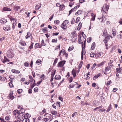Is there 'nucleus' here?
Segmentation results:
<instances>
[{
  "label": "nucleus",
  "instance_id": "51",
  "mask_svg": "<svg viewBox=\"0 0 122 122\" xmlns=\"http://www.w3.org/2000/svg\"><path fill=\"white\" fill-rule=\"evenodd\" d=\"M74 4V3L73 2H71L70 3V4L69 5V6L71 7H72V6Z\"/></svg>",
  "mask_w": 122,
  "mask_h": 122
},
{
  "label": "nucleus",
  "instance_id": "56",
  "mask_svg": "<svg viewBox=\"0 0 122 122\" xmlns=\"http://www.w3.org/2000/svg\"><path fill=\"white\" fill-rule=\"evenodd\" d=\"M8 97H9L10 99H11L12 100L14 98V97L13 96H8Z\"/></svg>",
  "mask_w": 122,
  "mask_h": 122
},
{
  "label": "nucleus",
  "instance_id": "19",
  "mask_svg": "<svg viewBox=\"0 0 122 122\" xmlns=\"http://www.w3.org/2000/svg\"><path fill=\"white\" fill-rule=\"evenodd\" d=\"M51 113L53 115H56L57 114V111H51Z\"/></svg>",
  "mask_w": 122,
  "mask_h": 122
},
{
  "label": "nucleus",
  "instance_id": "41",
  "mask_svg": "<svg viewBox=\"0 0 122 122\" xmlns=\"http://www.w3.org/2000/svg\"><path fill=\"white\" fill-rule=\"evenodd\" d=\"M53 43H57V39H52L51 41Z\"/></svg>",
  "mask_w": 122,
  "mask_h": 122
},
{
  "label": "nucleus",
  "instance_id": "40",
  "mask_svg": "<svg viewBox=\"0 0 122 122\" xmlns=\"http://www.w3.org/2000/svg\"><path fill=\"white\" fill-rule=\"evenodd\" d=\"M74 10V9L73 8H72L69 11V14L68 15V16H69L70 15L71 13Z\"/></svg>",
  "mask_w": 122,
  "mask_h": 122
},
{
  "label": "nucleus",
  "instance_id": "52",
  "mask_svg": "<svg viewBox=\"0 0 122 122\" xmlns=\"http://www.w3.org/2000/svg\"><path fill=\"white\" fill-rule=\"evenodd\" d=\"M35 80H34V83L33 84V85H32L31 86V88H32L35 85Z\"/></svg>",
  "mask_w": 122,
  "mask_h": 122
},
{
  "label": "nucleus",
  "instance_id": "12",
  "mask_svg": "<svg viewBox=\"0 0 122 122\" xmlns=\"http://www.w3.org/2000/svg\"><path fill=\"white\" fill-rule=\"evenodd\" d=\"M76 70L73 69L71 73L74 76H76Z\"/></svg>",
  "mask_w": 122,
  "mask_h": 122
},
{
  "label": "nucleus",
  "instance_id": "44",
  "mask_svg": "<svg viewBox=\"0 0 122 122\" xmlns=\"http://www.w3.org/2000/svg\"><path fill=\"white\" fill-rule=\"evenodd\" d=\"M4 59L5 61L6 62H9L10 61V60L7 59L5 56H4Z\"/></svg>",
  "mask_w": 122,
  "mask_h": 122
},
{
  "label": "nucleus",
  "instance_id": "60",
  "mask_svg": "<svg viewBox=\"0 0 122 122\" xmlns=\"http://www.w3.org/2000/svg\"><path fill=\"white\" fill-rule=\"evenodd\" d=\"M5 119L6 121H8L10 119V118L6 116L5 118Z\"/></svg>",
  "mask_w": 122,
  "mask_h": 122
},
{
  "label": "nucleus",
  "instance_id": "15",
  "mask_svg": "<svg viewBox=\"0 0 122 122\" xmlns=\"http://www.w3.org/2000/svg\"><path fill=\"white\" fill-rule=\"evenodd\" d=\"M20 8V6H15L14 7V9L16 11H17Z\"/></svg>",
  "mask_w": 122,
  "mask_h": 122
},
{
  "label": "nucleus",
  "instance_id": "43",
  "mask_svg": "<svg viewBox=\"0 0 122 122\" xmlns=\"http://www.w3.org/2000/svg\"><path fill=\"white\" fill-rule=\"evenodd\" d=\"M82 10H79L77 12V14L78 15L82 13Z\"/></svg>",
  "mask_w": 122,
  "mask_h": 122
},
{
  "label": "nucleus",
  "instance_id": "35",
  "mask_svg": "<svg viewBox=\"0 0 122 122\" xmlns=\"http://www.w3.org/2000/svg\"><path fill=\"white\" fill-rule=\"evenodd\" d=\"M75 86L74 85L70 84L68 88H73Z\"/></svg>",
  "mask_w": 122,
  "mask_h": 122
},
{
  "label": "nucleus",
  "instance_id": "1",
  "mask_svg": "<svg viewBox=\"0 0 122 122\" xmlns=\"http://www.w3.org/2000/svg\"><path fill=\"white\" fill-rule=\"evenodd\" d=\"M23 110L21 111L20 110L18 111V110H15L13 112V114L15 116V117H18L20 116V117H21L22 112Z\"/></svg>",
  "mask_w": 122,
  "mask_h": 122
},
{
  "label": "nucleus",
  "instance_id": "26",
  "mask_svg": "<svg viewBox=\"0 0 122 122\" xmlns=\"http://www.w3.org/2000/svg\"><path fill=\"white\" fill-rule=\"evenodd\" d=\"M111 109H112V108H111V105L110 104V105L108 107L107 109V110L106 111V112H108L109 111H110V110Z\"/></svg>",
  "mask_w": 122,
  "mask_h": 122
},
{
  "label": "nucleus",
  "instance_id": "10",
  "mask_svg": "<svg viewBox=\"0 0 122 122\" xmlns=\"http://www.w3.org/2000/svg\"><path fill=\"white\" fill-rule=\"evenodd\" d=\"M102 54V53L101 52H100L99 53H96L95 55V56L96 57H99L101 56Z\"/></svg>",
  "mask_w": 122,
  "mask_h": 122
},
{
  "label": "nucleus",
  "instance_id": "49",
  "mask_svg": "<svg viewBox=\"0 0 122 122\" xmlns=\"http://www.w3.org/2000/svg\"><path fill=\"white\" fill-rule=\"evenodd\" d=\"M81 35L82 36V37H83V38L85 39V37H86V35L84 34V32H82V34Z\"/></svg>",
  "mask_w": 122,
  "mask_h": 122
},
{
  "label": "nucleus",
  "instance_id": "29",
  "mask_svg": "<svg viewBox=\"0 0 122 122\" xmlns=\"http://www.w3.org/2000/svg\"><path fill=\"white\" fill-rule=\"evenodd\" d=\"M56 71L55 70H53L52 71V73H51V75L52 76H54L55 74V73Z\"/></svg>",
  "mask_w": 122,
  "mask_h": 122
},
{
  "label": "nucleus",
  "instance_id": "36",
  "mask_svg": "<svg viewBox=\"0 0 122 122\" xmlns=\"http://www.w3.org/2000/svg\"><path fill=\"white\" fill-rule=\"evenodd\" d=\"M33 80V79L32 78V77H29V81L30 82H32Z\"/></svg>",
  "mask_w": 122,
  "mask_h": 122
},
{
  "label": "nucleus",
  "instance_id": "28",
  "mask_svg": "<svg viewBox=\"0 0 122 122\" xmlns=\"http://www.w3.org/2000/svg\"><path fill=\"white\" fill-rule=\"evenodd\" d=\"M22 92V90L21 89H18L17 91V92L19 94L21 93Z\"/></svg>",
  "mask_w": 122,
  "mask_h": 122
},
{
  "label": "nucleus",
  "instance_id": "38",
  "mask_svg": "<svg viewBox=\"0 0 122 122\" xmlns=\"http://www.w3.org/2000/svg\"><path fill=\"white\" fill-rule=\"evenodd\" d=\"M80 19V17H78L77 18L76 20L75 21V23H77L79 21Z\"/></svg>",
  "mask_w": 122,
  "mask_h": 122
},
{
  "label": "nucleus",
  "instance_id": "64",
  "mask_svg": "<svg viewBox=\"0 0 122 122\" xmlns=\"http://www.w3.org/2000/svg\"><path fill=\"white\" fill-rule=\"evenodd\" d=\"M16 23H15L13 22V25H13V26H12V28L13 29H14L15 28V25Z\"/></svg>",
  "mask_w": 122,
  "mask_h": 122
},
{
  "label": "nucleus",
  "instance_id": "22",
  "mask_svg": "<svg viewBox=\"0 0 122 122\" xmlns=\"http://www.w3.org/2000/svg\"><path fill=\"white\" fill-rule=\"evenodd\" d=\"M112 33L114 36H115L116 35V32L114 29H113L112 30Z\"/></svg>",
  "mask_w": 122,
  "mask_h": 122
},
{
  "label": "nucleus",
  "instance_id": "57",
  "mask_svg": "<svg viewBox=\"0 0 122 122\" xmlns=\"http://www.w3.org/2000/svg\"><path fill=\"white\" fill-rule=\"evenodd\" d=\"M21 106H21L20 105H19L18 106V108L20 110H22V109H23V107Z\"/></svg>",
  "mask_w": 122,
  "mask_h": 122
},
{
  "label": "nucleus",
  "instance_id": "48",
  "mask_svg": "<svg viewBox=\"0 0 122 122\" xmlns=\"http://www.w3.org/2000/svg\"><path fill=\"white\" fill-rule=\"evenodd\" d=\"M47 28V27H45L44 28H43L41 29L42 30L43 32H45L46 30V29Z\"/></svg>",
  "mask_w": 122,
  "mask_h": 122
},
{
  "label": "nucleus",
  "instance_id": "18",
  "mask_svg": "<svg viewBox=\"0 0 122 122\" xmlns=\"http://www.w3.org/2000/svg\"><path fill=\"white\" fill-rule=\"evenodd\" d=\"M6 78L5 77H0V80L2 81H4Z\"/></svg>",
  "mask_w": 122,
  "mask_h": 122
},
{
  "label": "nucleus",
  "instance_id": "20",
  "mask_svg": "<svg viewBox=\"0 0 122 122\" xmlns=\"http://www.w3.org/2000/svg\"><path fill=\"white\" fill-rule=\"evenodd\" d=\"M30 34L29 32H28L27 33V34L26 35L25 37L26 39H27L28 38L30 37Z\"/></svg>",
  "mask_w": 122,
  "mask_h": 122
},
{
  "label": "nucleus",
  "instance_id": "58",
  "mask_svg": "<svg viewBox=\"0 0 122 122\" xmlns=\"http://www.w3.org/2000/svg\"><path fill=\"white\" fill-rule=\"evenodd\" d=\"M24 65L25 66L28 67L29 66V64L27 62H25V63Z\"/></svg>",
  "mask_w": 122,
  "mask_h": 122
},
{
  "label": "nucleus",
  "instance_id": "13",
  "mask_svg": "<svg viewBox=\"0 0 122 122\" xmlns=\"http://www.w3.org/2000/svg\"><path fill=\"white\" fill-rule=\"evenodd\" d=\"M95 42H93L91 46V50H93L95 48Z\"/></svg>",
  "mask_w": 122,
  "mask_h": 122
},
{
  "label": "nucleus",
  "instance_id": "61",
  "mask_svg": "<svg viewBox=\"0 0 122 122\" xmlns=\"http://www.w3.org/2000/svg\"><path fill=\"white\" fill-rule=\"evenodd\" d=\"M61 51H62V54L63 55L66 53L64 49L62 50Z\"/></svg>",
  "mask_w": 122,
  "mask_h": 122
},
{
  "label": "nucleus",
  "instance_id": "55",
  "mask_svg": "<svg viewBox=\"0 0 122 122\" xmlns=\"http://www.w3.org/2000/svg\"><path fill=\"white\" fill-rule=\"evenodd\" d=\"M54 16V15L53 14L50 17L49 19L50 20V21H51V20L52 19L53 16Z\"/></svg>",
  "mask_w": 122,
  "mask_h": 122
},
{
  "label": "nucleus",
  "instance_id": "37",
  "mask_svg": "<svg viewBox=\"0 0 122 122\" xmlns=\"http://www.w3.org/2000/svg\"><path fill=\"white\" fill-rule=\"evenodd\" d=\"M117 37L119 39H122V35H117Z\"/></svg>",
  "mask_w": 122,
  "mask_h": 122
},
{
  "label": "nucleus",
  "instance_id": "50",
  "mask_svg": "<svg viewBox=\"0 0 122 122\" xmlns=\"http://www.w3.org/2000/svg\"><path fill=\"white\" fill-rule=\"evenodd\" d=\"M73 49V47L72 48L70 46L68 49V51H71Z\"/></svg>",
  "mask_w": 122,
  "mask_h": 122
},
{
  "label": "nucleus",
  "instance_id": "54",
  "mask_svg": "<svg viewBox=\"0 0 122 122\" xmlns=\"http://www.w3.org/2000/svg\"><path fill=\"white\" fill-rule=\"evenodd\" d=\"M39 44L38 43H36L35 45V47H37V48H40V47L39 46Z\"/></svg>",
  "mask_w": 122,
  "mask_h": 122
},
{
  "label": "nucleus",
  "instance_id": "46",
  "mask_svg": "<svg viewBox=\"0 0 122 122\" xmlns=\"http://www.w3.org/2000/svg\"><path fill=\"white\" fill-rule=\"evenodd\" d=\"M4 29L6 31L10 30V25H9V27L8 29H7L6 27H4Z\"/></svg>",
  "mask_w": 122,
  "mask_h": 122
},
{
  "label": "nucleus",
  "instance_id": "47",
  "mask_svg": "<svg viewBox=\"0 0 122 122\" xmlns=\"http://www.w3.org/2000/svg\"><path fill=\"white\" fill-rule=\"evenodd\" d=\"M94 53H91L90 54V57H93L94 56Z\"/></svg>",
  "mask_w": 122,
  "mask_h": 122
},
{
  "label": "nucleus",
  "instance_id": "8",
  "mask_svg": "<svg viewBox=\"0 0 122 122\" xmlns=\"http://www.w3.org/2000/svg\"><path fill=\"white\" fill-rule=\"evenodd\" d=\"M41 4L40 3L39 5H37L35 6V9L36 10H38L41 7Z\"/></svg>",
  "mask_w": 122,
  "mask_h": 122
},
{
  "label": "nucleus",
  "instance_id": "34",
  "mask_svg": "<svg viewBox=\"0 0 122 122\" xmlns=\"http://www.w3.org/2000/svg\"><path fill=\"white\" fill-rule=\"evenodd\" d=\"M110 69V67H106L105 69V70L106 71H108Z\"/></svg>",
  "mask_w": 122,
  "mask_h": 122
},
{
  "label": "nucleus",
  "instance_id": "24",
  "mask_svg": "<svg viewBox=\"0 0 122 122\" xmlns=\"http://www.w3.org/2000/svg\"><path fill=\"white\" fill-rule=\"evenodd\" d=\"M92 40V38L91 37H89V38L87 39V41L88 43H90Z\"/></svg>",
  "mask_w": 122,
  "mask_h": 122
},
{
  "label": "nucleus",
  "instance_id": "14",
  "mask_svg": "<svg viewBox=\"0 0 122 122\" xmlns=\"http://www.w3.org/2000/svg\"><path fill=\"white\" fill-rule=\"evenodd\" d=\"M10 19L11 21H13V22L15 23H17V22H16V19L15 18H13L12 17H11V18H10Z\"/></svg>",
  "mask_w": 122,
  "mask_h": 122
},
{
  "label": "nucleus",
  "instance_id": "62",
  "mask_svg": "<svg viewBox=\"0 0 122 122\" xmlns=\"http://www.w3.org/2000/svg\"><path fill=\"white\" fill-rule=\"evenodd\" d=\"M59 33H57V32H56L55 33H53V36H57V35H58V34H59Z\"/></svg>",
  "mask_w": 122,
  "mask_h": 122
},
{
  "label": "nucleus",
  "instance_id": "30",
  "mask_svg": "<svg viewBox=\"0 0 122 122\" xmlns=\"http://www.w3.org/2000/svg\"><path fill=\"white\" fill-rule=\"evenodd\" d=\"M41 46H45L46 45V44L44 43V41L43 40H42L41 42Z\"/></svg>",
  "mask_w": 122,
  "mask_h": 122
},
{
  "label": "nucleus",
  "instance_id": "27",
  "mask_svg": "<svg viewBox=\"0 0 122 122\" xmlns=\"http://www.w3.org/2000/svg\"><path fill=\"white\" fill-rule=\"evenodd\" d=\"M41 61L40 59L38 60L36 62V63L38 65H40L41 64Z\"/></svg>",
  "mask_w": 122,
  "mask_h": 122
},
{
  "label": "nucleus",
  "instance_id": "5",
  "mask_svg": "<svg viewBox=\"0 0 122 122\" xmlns=\"http://www.w3.org/2000/svg\"><path fill=\"white\" fill-rule=\"evenodd\" d=\"M103 7L104 8H105L104 9V10L102 8V9L101 10V11H104L106 13V12L105 11H107L108 10L109 8L107 7V6L106 5H104L103 6Z\"/></svg>",
  "mask_w": 122,
  "mask_h": 122
},
{
  "label": "nucleus",
  "instance_id": "9",
  "mask_svg": "<svg viewBox=\"0 0 122 122\" xmlns=\"http://www.w3.org/2000/svg\"><path fill=\"white\" fill-rule=\"evenodd\" d=\"M61 6H60L59 7V10L60 11H62L64 10L65 9V6L63 4H62L61 5Z\"/></svg>",
  "mask_w": 122,
  "mask_h": 122
},
{
  "label": "nucleus",
  "instance_id": "32",
  "mask_svg": "<svg viewBox=\"0 0 122 122\" xmlns=\"http://www.w3.org/2000/svg\"><path fill=\"white\" fill-rule=\"evenodd\" d=\"M112 83V81L111 80H110L109 81L107 82V83L106 84V86H108L110 85V84Z\"/></svg>",
  "mask_w": 122,
  "mask_h": 122
},
{
  "label": "nucleus",
  "instance_id": "16",
  "mask_svg": "<svg viewBox=\"0 0 122 122\" xmlns=\"http://www.w3.org/2000/svg\"><path fill=\"white\" fill-rule=\"evenodd\" d=\"M19 43L22 46H25L26 45V43L24 41H20Z\"/></svg>",
  "mask_w": 122,
  "mask_h": 122
},
{
  "label": "nucleus",
  "instance_id": "11",
  "mask_svg": "<svg viewBox=\"0 0 122 122\" xmlns=\"http://www.w3.org/2000/svg\"><path fill=\"white\" fill-rule=\"evenodd\" d=\"M3 10L4 11H10L11 10L10 8L6 7L3 8Z\"/></svg>",
  "mask_w": 122,
  "mask_h": 122
},
{
  "label": "nucleus",
  "instance_id": "39",
  "mask_svg": "<svg viewBox=\"0 0 122 122\" xmlns=\"http://www.w3.org/2000/svg\"><path fill=\"white\" fill-rule=\"evenodd\" d=\"M68 80L70 83H71L73 80V78L72 77H71L68 79Z\"/></svg>",
  "mask_w": 122,
  "mask_h": 122
},
{
  "label": "nucleus",
  "instance_id": "63",
  "mask_svg": "<svg viewBox=\"0 0 122 122\" xmlns=\"http://www.w3.org/2000/svg\"><path fill=\"white\" fill-rule=\"evenodd\" d=\"M25 122H30V120H29V119L27 118H26L25 119Z\"/></svg>",
  "mask_w": 122,
  "mask_h": 122
},
{
  "label": "nucleus",
  "instance_id": "2",
  "mask_svg": "<svg viewBox=\"0 0 122 122\" xmlns=\"http://www.w3.org/2000/svg\"><path fill=\"white\" fill-rule=\"evenodd\" d=\"M24 110L22 112V114H21V117H20V116H19V118H20L21 119V121H22V122H23V121L26 118H26L25 117V115H24Z\"/></svg>",
  "mask_w": 122,
  "mask_h": 122
},
{
  "label": "nucleus",
  "instance_id": "33",
  "mask_svg": "<svg viewBox=\"0 0 122 122\" xmlns=\"http://www.w3.org/2000/svg\"><path fill=\"white\" fill-rule=\"evenodd\" d=\"M33 44H34V43H33L32 42L31 43V45L29 46V48L30 49H31L33 48Z\"/></svg>",
  "mask_w": 122,
  "mask_h": 122
},
{
  "label": "nucleus",
  "instance_id": "23",
  "mask_svg": "<svg viewBox=\"0 0 122 122\" xmlns=\"http://www.w3.org/2000/svg\"><path fill=\"white\" fill-rule=\"evenodd\" d=\"M49 120V119L48 118H45L43 119L42 120L43 122H46Z\"/></svg>",
  "mask_w": 122,
  "mask_h": 122
},
{
  "label": "nucleus",
  "instance_id": "6",
  "mask_svg": "<svg viewBox=\"0 0 122 122\" xmlns=\"http://www.w3.org/2000/svg\"><path fill=\"white\" fill-rule=\"evenodd\" d=\"M61 27L63 30L66 29L67 28L66 25L63 23L61 25Z\"/></svg>",
  "mask_w": 122,
  "mask_h": 122
},
{
  "label": "nucleus",
  "instance_id": "4",
  "mask_svg": "<svg viewBox=\"0 0 122 122\" xmlns=\"http://www.w3.org/2000/svg\"><path fill=\"white\" fill-rule=\"evenodd\" d=\"M82 51L81 52V59L82 60H83V55L84 54H85L86 52L85 51V49H84V48L83 46V45L82 46Z\"/></svg>",
  "mask_w": 122,
  "mask_h": 122
},
{
  "label": "nucleus",
  "instance_id": "59",
  "mask_svg": "<svg viewBox=\"0 0 122 122\" xmlns=\"http://www.w3.org/2000/svg\"><path fill=\"white\" fill-rule=\"evenodd\" d=\"M61 77H55V79L56 80H60L61 78Z\"/></svg>",
  "mask_w": 122,
  "mask_h": 122
},
{
  "label": "nucleus",
  "instance_id": "7",
  "mask_svg": "<svg viewBox=\"0 0 122 122\" xmlns=\"http://www.w3.org/2000/svg\"><path fill=\"white\" fill-rule=\"evenodd\" d=\"M9 77L10 79H11H11L10 80L11 82L9 83V85L10 87H12L13 86V85L12 83V81L13 79L14 78H12L11 77Z\"/></svg>",
  "mask_w": 122,
  "mask_h": 122
},
{
  "label": "nucleus",
  "instance_id": "25",
  "mask_svg": "<svg viewBox=\"0 0 122 122\" xmlns=\"http://www.w3.org/2000/svg\"><path fill=\"white\" fill-rule=\"evenodd\" d=\"M104 62H102L101 63L97 64V66L98 67H100V66H101L104 64Z\"/></svg>",
  "mask_w": 122,
  "mask_h": 122
},
{
  "label": "nucleus",
  "instance_id": "45",
  "mask_svg": "<svg viewBox=\"0 0 122 122\" xmlns=\"http://www.w3.org/2000/svg\"><path fill=\"white\" fill-rule=\"evenodd\" d=\"M75 22V19L74 18H72L71 20V24H73Z\"/></svg>",
  "mask_w": 122,
  "mask_h": 122
},
{
  "label": "nucleus",
  "instance_id": "53",
  "mask_svg": "<svg viewBox=\"0 0 122 122\" xmlns=\"http://www.w3.org/2000/svg\"><path fill=\"white\" fill-rule=\"evenodd\" d=\"M38 88L37 87H36L34 89V91L35 92H37L38 91Z\"/></svg>",
  "mask_w": 122,
  "mask_h": 122
},
{
  "label": "nucleus",
  "instance_id": "17",
  "mask_svg": "<svg viewBox=\"0 0 122 122\" xmlns=\"http://www.w3.org/2000/svg\"><path fill=\"white\" fill-rule=\"evenodd\" d=\"M81 36H80L79 37V39H78V42H79V44H82V45H83V42H81L80 43V42L81 41Z\"/></svg>",
  "mask_w": 122,
  "mask_h": 122
},
{
  "label": "nucleus",
  "instance_id": "21",
  "mask_svg": "<svg viewBox=\"0 0 122 122\" xmlns=\"http://www.w3.org/2000/svg\"><path fill=\"white\" fill-rule=\"evenodd\" d=\"M58 58H56L54 60V63H53V65L55 66V65L56 64L57 62V60H58Z\"/></svg>",
  "mask_w": 122,
  "mask_h": 122
},
{
  "label": "nucleus",
  "instance_id": "31",
  "mask_svg": "<svg viewBox=\"0 0 122 122\" xmlns=\"http://www.w3.org/2000/svg\"><path fill=\"white\" fill-rule=\"evenodd\" d=\"M69 22V21L68 20H66L63 22V23L66 25Z\"/></svg>",
  "mask_w": 122,
  "mask_h": 122
},
{
  "label": "nucleus",
  "instance_id": "3",
  "mask_svg": "<svg viewBox=\"0 0 122 122\" xmlns=\"http://www.w3.org/2000/svg\"><path fill=\"white\" fill-rule=\"evenodd\" d=\"M66 61L64 60L63 61H61L59 62L57 65L58 67H61L63 66L65 64Z\"/></svg>",
  "mask_w": 122,
  "mask_h": 122
},
{
  "label": "nucleus",
  "instance_id": "42",
  "mask_svg": "<svg viewBox=\"0 0 122 122\" xmlns=\"http://www.w3.org/2000/svg\"><path fill=\"white\" fill-rule=\"evenodd\" d=\"M96 65V63H94L93 64V65L92 66V67L91 69V70H93V68H94L95 67V66Z\"/></svg>",
  "mask_w": 122,
  "mask_h": 122
}]
</instances>
